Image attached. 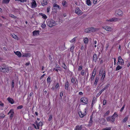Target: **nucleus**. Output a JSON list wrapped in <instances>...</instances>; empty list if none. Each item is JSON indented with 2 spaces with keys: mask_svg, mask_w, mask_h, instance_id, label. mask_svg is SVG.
Returning <instances> with one entry per match:
<instances>
[{
  "mask_svg": "<svg viewBox=\"0 0 130 130\" xmlns=\"http://www.w3.org/2000/svg\"><path fill=\"white\" fill-rule=\"evenodd\" d=\"M75 12L79 15H81L82 13V11L80 10L78 8L76 9L75 10Z\"/></svg>",
  "mask_w": 130,
  "mask_h": 130,
  "instance_id": "nucleus-10",
  "label": "nucleus"
},
{
  "mask_svg": "<svg viewBox=\"0 0 130 130\" xmlns=\"http://www.w3.org/2000/svg\"><path fill=\"white\" fill-rule=\"evenodd\" d=\"M14 87V82L13 80H12V87L13 88Z\"/></svg>",
  "mask_w": 130,
  "mask_h": 130,
  "instance_id": "nucleus-46",
  "label": "nucleus"
},
{
  "mask_svg": "<svg viewBox=\"0 0 130 130\" xmlns=\"http://www.w3.org/2000/svg\"><path fill=\"white\" fill-rule=\"evenodd\" d=\"M82 65H80L79 66L78 68V71H80L82 70Z\"/></svg>",
  "mask_w": 130,
  "mask_h": 130,
  "instance_id": "nucleus-38",
  "label": "nucleus"
},
{
  "mask_svg": "<svg viewBox=\"0 0 130 130\" xmlns=\"http://www.w3.org/2000/svg\"><path fill=\"white\" fill-rule=\"evenodd\" d=\"M123 12L120 9H118L115 12V15L116 16H121L123 14Z\"/></svg>",
  "mask_w": 130,
  "mask_h": 130,
  "instance_id": "nucleus-4",
  "label": "nucleus"
},
{
  "mask_svg": "<svg viewBox=\"0 0 130 130\" xmlns=\"http://www.w3.org/2000/svg\"><path fill=\"white\" fill-rule=\"evenodd\" d=\"M80 101L81 102L84 103L85 104H87L88 102V100L87 98L83 97L81 99Z\"/></svg>",
  "mask_w": 130,
  "mask_h": 130,
  "instance_id": "nucleus-5",
  "label": "nucleus"
},
{
  "mask_svg": "<svg viewBox=\"0 0 130 130\" xmlns=\"http://www.w3.org/2000/svg\"><path fill=\"white\" fill-rule=\"evenodd\" d=\"M11 36L12 37L16 40H18V38L17 36L14 34L11 35Z\"/></svg>",
  "mask_w": 130,
  "mask_h": 130,
  "instance_id": "nucleus-28",
  "label": "nucleus"
},
{
  "mask_svg": "<svg viewBox=\"0 0 130 130\" xmlns=\"http://www.w3.org/2000/svg\"><path fill=\"white\" fill-rule=\"evenodd\" d=\"M52 21H53L52 19L47 20L46 21V23L47 25L50 27V25L52 24V22H53Z\"/></svg>",
  "mask_w": 130,
  "mask_h": 130,
  "instance_id": "nucleus-12",
  "label": "nucleus"
},
{
  "mask_svg": "<svg viewBox=\"0 0 130 130\" xmlns=\"http://www.w3.org/2000/svg\"><path fill=\"white\" fill-rule=\"evenodd\" d=\"M53 7H56L58 8L59 9H60L59 6L56 4H54L53 5Z\"/></svg>",
  "mask_w": 130,
  "mask_h": 130,
  "instance_id": "nucleus-35",
  "label": "nucleus"
},
{
  "mask_svg": "<svg viewBox=\"0 0 130 130\" xmlns=\"http://www.w3.org/2000/svg\"><path fill=\"white\" fill-rule=\"evenodd\" d=\"M90 32H95L99 30V29L98 28H95L93 27H91L89 28Z\"/></svg>",
  "mask_w": 130,
  "mask_h": 130,
  "instance_id": "nucleus-7",
  "label": "nucleus"
},
{
  "mask_svg": "<svg viewBox=\"0 0 130 130\" xmlns=\"http://www.w3.org/2000/svg\"><path fill=\"white\" fill-rule=\"evenodd\" d=\"M117 20V19L116 18H112L111 19H110L109 20H107L108 21H110V22H112V21H116Z\"/></svg>",
  "mask_w": 130,
  "mask_h": 130,
  "instance_id": "nucleus-29",
  "label": "nucleus"
},
{
  "mask_svg": "<svg viewBox=\"0 0 130 130\" xmlns=\"http://www.w3.org/2000/svg\"><path fill=\"white\" fill-rule=\"evenodd\" d=\"M52 115H50L49 118H48V120L49 121H50L52 119Z\"/></svg>",
  "mask_w": 130,
  "mask_h": 130,
  "instance_id": "nucleus-49",
  "label": "nucleus"
},
{
  "mask_svg": "<svg viewBox=\"0 0 130 130\" xmlns=\"http://www.w3.org/2000/svg\"><path fill=\"white\" fill-rule=\"evenodd\" d=\"M26 0H20V2H22L23 3L24 2H26Z\"/></svg>",
  "mask_w": 130,
  "mask_h": 130,
  "instance_id": "nucleus-59",
  "label": "nucleus"
},
{
  "mask_svg": "<svg viewBox=\"0 0 130 130\" xmlns=\"http://www.w3.org/2000/svg\"><path fill=\"white\" fill-rule=\"evenodd\" d=\"M81 74L82 76H84L85 75V70H82L81 72Z\"/></svg>",
  "mask_w": 130,
  "mask_h": 130,
  "instance_id": "nucleus-39",
  "label": "nucleus"
},
{
  "mask_svg": "<svg viewBox=\"0 0 130 130\" xmlns=\"http://www.w3.org/2000/svg\"><path fill=\"white\" fill-rule=\"evenodd\" d=\"M122 68V67L120 66L119 65H118L116 68V70L118 71L121 69Z\"/></svg>",
  "mask_w": 130,
  "mask_h": 130,
  "instance_id": "nucleus-34",
  "label": "nucleus"
},
{
  "mask_svg": "<svg viewBox=\"0 0 130 130\" xmlns=\"http://www.w3.org/2000/svg\"><path fill=\"white\" fill-rule=\"evenodd\" d=\"M7 100L11 104H13L14 103V101L12 98L9 97L7 98Z\"/></svg>",
  "mask_w": 130,
  "mask_h": 130,
  "instance_id": "nucleus-13",
  "label": "nucleus"
},
{
  "mask_svg": "<svg viewBox=\"0 0 130 130\" xmlns=\"http://www.w3.org/2000/svg\"><path fill=\"white\" fill-rule=\"evenodd\" d=\"M102 27L103 28L107 31H111L112 30V29L111 28L108 26H103Z\"/></svg>",
  "mask_w": 130,
  "mask_h": 130,
  "instance_id": "nucleus-9",
  "label": "nucleus"
},
{
  "mask_svg": "<svg viewBox=\"0 0 130 130\" xmlns=\"http://www.w3.org/2000/svg\"><path fill=\"white\" fill-rule=\"evenodd\" d=\"M50 10V8L49 7H47V12H49V11Z\"/></svg>",
  "mask_w": 130,
  "mask_h": 130,
  "instance_id": "nucleus-58",
  "label": "nucleus"
},
{
  "mask_svg": "<svg viewBox=\"0 0 130 130\" xmlns=\"http://www.w3.org/2000/svg\"><path fill=\"white\" fill-rule=\"evenodd\" d=\"M69 87V83L68 82L66 83L65 85V88L66 90H68Z\"/></svg>",
  "mask_w": 130,
  "mask_h": 130,
  "instance_id": "nucleus-19",
  "label": "nucleus"
},
{
  "mask_svg": "<svg viewBox=\"0 0 130 130\" xmlns=\"http://www.w3.org/2000/svg\"><path fill=\"white\" fill-rule=\"evenodd\" d=\"M35 124L37 125L38 129H39L40 126H41L42 125V123L41 122H40L38 123L37 121H36L35 122Z\"/></svg>",
  "mask_w": 130,
  "mask_h": 130,
  "instance_id": "nucleus-11",
  "label": "nucleus"
},
{
  "mask_svg": "<svg viewBox=\"0 0 130 130\" xmlns=\"http://www.w3.org/2000/svg\"><path fill=\"white\" fill-rule=\"evenodd\" d=\"M84 31L85 32L88 33L90 32L89 28L86 29H85Z\"/></svg>",
  "mask_w": 130,
  "mask_h": 130,
  "instance_id": "nucleus-36",
  "label": "nucleus"
},
{
  "mask_svg": "<svg viewBox=\"0 0 130 130\" xmlns=\"http://www.w3.org/2000/svg\"><path fill=\"white\" fill-rule=\"evenodd\" d=\"M10 67H7L4 64H2L0 66V71L3 72H8Z\"/></svg>",
  "mask_w": 130,
  "mask_h": 130,
  "instance_id": "nucleus-1",
  "label": "nucleus"
},
{
  "mask_svg": "<svg viewBox=\"0 0 130 130\" xmlns=\"http://www.w3.org/2000/svg\"><path fill=\"white\" fill-rule=\"evenodd\" d=\"M23 106L22 105H20L18 106L17 107L18 109H21L22 108Z\"/></svg>",
  "mask_w": 130,
  "mask_h": 130,
  "instance_id": "nucleus-48",
  "label": "nucleus"
},
{
  "mask_svg": "<svg viewBox=\"0 0 130 130\" xmlns=\"http://www.w3.org/2000/svg\"><path fill=\"white\" fill-rule=\"evenodd\" d=\"M14 113L12 109L10 110L8 113V114L10 115V117L11 119H12L13 117Z\"/></svg>",
  "mask_w": 130,
  "mask_h": 130,
  "instance_id": "nucleus-8",
  "label": "nucleus"
},
{
  "mask_svg": "<svg viewBox=\"0 0 130 130\" xmlns=\"http://www.w3.org/2000/svg\"><path fill=\"white\" fill-rule=\"evenodd\" d=\"M41 4L42 6H44L47 4V2L46 1L45 2L44 1H43V2H42L41 3Z\"/></svg>",
  "mask_w": 130,
  "mask_h": 130,
  "instance_id": "nucleus-33",
  "label": "nucleus"
},
{
  "mask_svg": "<svg viewBox=\"0 0 130 130\" xmlns=\"http://www.w3.org/2000/svg\"><path fill=\"white\" fill-rule=\"evenodd\" d=\"M97 43V41L96 40H95L94 41V46L95 47H96V44Z\"/></svg>",
  "mask_w": 130,
  "mask_h": 130,
  "instance_id": "nucleus-51",
  "label": "nucleus"
},
{
  "mask_svg": "<svg viewBox=\"0 0 130 130\" xmlns=\"http://www.w3.org/2000/svg\"><path fill=\"white\" fill-rule=\"evenodd\" d=\"M76 38V37H75L72 40L70 41V42L71 43L75 42Z\"/></svg>",
  "mask_w": 130,
  "mask_h": 130,
  "instance_id": "nucleus-30",
  "label": "nucleus"
},
{
  "mask_svg": "<svg viewBox=\"0 0 130 130\" xmlns=\"http://www.w3.org/2000/svg\"><path fill=\"white\" fill-rule=\"evenodd\" d=\"M114 65H115L116 64V59L115 58H114Z\"/></svg>",
  "mask_w": 130,
  "mask_h": 130,
  "instance_id": "nucleus-57",
  "label": "nucleus"
},
{
  "mask_svg": "<svg viewBox=\"0 0 130 130\" xmlns=\"http://www.w3.org/2000/svg\"><path fill=\"white\" fill-rule=\"evenodd\" d=\"M86 4L88 6H91V2L90 0H86Z\"/></svg>",
  "mask_w": 130,
  "mask_h": 130,
  "instance_id": "nucleus-24",
  "label": "nucleus"
},
{
  "mask_svg": "<svg viewBox=\"0 0 130 130\" xmlns=\"http://www.w3.org/2000/svg\"><path fill=\"white\" fill-rule=\"evenodd\" d=\"M95 97H93L92 102V105H91V106L92 107H93V105L95 103Z\"/></svg>",
  "mask_w": 130,
  "mask_h": 130,
  "instance_id": "nucleus-23",
  "label": "nucleus"
},
{
  "mask_svg": "<svg viewBox=\"0 0 130 130\" xmlns=\"http://www.w3.org/2000/svg\"><path fill=\"white\" fill-rule=\"evenodd\" d=\"M106 103V101L105 100H104L103 101V105H105Z\"/></svg>",
  "mask_w": 130,
  "mask_h": 130,
  "instance_id": "nucleus-60",
  "label": "nucleus"
},
{
  "mask_svg": "<svg viewBox=\"0 0 130 130\" xmlns=\"http://www.w3.org/2000/svg\"><path fill=\"white\" fill-rule=\"evenodd\" d=\"M95 74H94V75H92L91 77L90 78V79L91 80H93V79L94 78V77H95Z\"/></svg>",
  "mask_w": 130,
  "mask_h": 130,
  "instance_id": "nucleus-41",
  "label": "nucleus"
},
{
  "mask_svg": "<svg viewBox=\"0 0 130 130\" xmlns=\"http://www.w3.org/2000/svg\"><path fill=\"white\" fill-rule=\"evenodd\" d=\"M39 30H35L33 32V35L34 36H36L38 35H39Z\"/></svg>",
  "mask_w": 130,
  "mask_h": 130,
  "instance_id": "nucleus-15",
  "label": "nucleus"
},
{
  "mask_svg": "<svg viewBox=\"0 0 130 130\" xmlns=\"http://www.w3.org/2000/svg\"><path fill=\"white\" fill-rule=\"evenodd\" d=\"M52 22H52V24L50 25V27H52V26H54L56 25H57L58 23V22L57 21H52Z\"/></svg>",
  "mask_w": 130,
  "mask_h": 130,
  "instance_id": "nucleus-14",
  "label": "nucleus"
},
{
  "mask_svg": "<svg viewBox=\"0 0 130 130\" xmlns=\"http://www.w3.org/2000/svg\"><path fill=\"white\" fill-rule=\"evenodd\" d=\"M0 105L2 107L4 106V104L1 101H0Z\"/></svg>",
  "mask_w": 130,
  "mask_h": 130,
  "instance_id": "nucleus-56",
  "label": "nucleus"
},
{
  "mask_svg": "<svg viewBox=\"0 0 130 130\" xmlns=\"http://www.w3.org/2000/svg\"><path fill=\"white\" fill-rule=\"evenodd\" d=\"M130 62H128V63L127 64V67H129V66H130Z\"/></svg>",
  "mask_w": 130,
  "mask_h": 130,
  "instance_id": "nucleus-64",
  "label": "nucleus"
},
{
  "mask_svg": "<svg viewBox=\"0 0 130 130\" xmlns=\"http://www.w3.org/2000/svg\"><path fill=\"white\" fill-rule=\"evenodd\" d=\"M86 109L84 110V112H82L81 111H79V116L81 118L84 117L86 114Z\"/></svg>",
  "mask_w": 130,
  "mask_h": 130,
  "instance_id": "nucleus-6",
  "label": "nucleus"
},
{
  "mask_svg": "<svg viewBox=\"0 0 130 130\" xmlns=\"http://www.w3.org/2000/svg\"><path fill=\"white\" fill-rule=\"evenodd\" d=\"M118 61L117 63V65L119 64L121 65H123L124 64V60L122 59L121 56H119L118 57Z\"/></svg>",
  "mask_w": 130,
  "mask_h": 130,
  "instance_id": "nucleus-2",
  "label": "nucleus"
},
{
  "mask_svg": "<svg viewBox=\"0 0 130 130\" xmlns=\"http://www.w3.org/2000/svg\"><path fill=\"white\" fill-rule=\"evenodd\" d=\"M105 71H104L103 73V74L102 76L101 80H103L105 77Z\"/></svg>",
  "mask_w": 130,
  "mask_h": 130,
  "instance_id": "nucleus-26",
  "label": "nucleus"
},
{
  "mask_svg": "<svg viewBox=\"0 0 130 130\" xmlns=\"http://www.w3.org/2000/svg\"><path fill=\"white\" fill-rule=\"evenodd\" d=\"M51 80V78L50 77H48L47 79V82L48 83L50 82Z\"/></svg>",
  "mask_w": 130,
  "mask_h": 130,
  "instance_id": "nucleus-52",
  "label": "nucleus"
},
{
  "mask_svg": "<svg viewBox=\"0 0 130 130\" xmlns=\"http://www.w3.org/2000/svg\"><path fill=\"white\" fill-rule=\"evenodd\" d=\"M97 0H93V2L94 4H96L97 2Z\"/></svg>",
  "mask_w": 130,
  "mask_h": 130,
  "instance_id": "nucleus-55",
  "label": "nucleus"
},
{
  "mask_svg": "<svg viewBox=\"0 0 130 130\" xmlns=\"http://www.w3.org/2000/svg\"><path fill=\"white\" fill-rule=\"evenodd\" d=\"M82 128V126L77 125L75 128L74 130H81Z\"/></svg>",
  "mask_w": 130,
  "mask_h": 130,
  "instance_id": "nucleus-18",
  "label": "nucleus"
},
{
  "mask_svg": "<svg viewBox=\"0 0 130 130\" xmlns=\"http://www.w3.org/2000/svg\"><path fill=\"white\" fill-rule=\"evenodd\" d=\"M14 53L16 55L19 57H20L21 56V54L20 52L17 51V52H14Z\"/></svg>",
  "mask_w": 130,
  "mask_h": 130,
  "instance_id": "nucleus-17",
  "label": "nucleus"
},
{
  "mask_svg": "<svg viewBox=\"0 0 130 130\" xmlns=\"http://www.w3.org/2000/svg\"><path fill=\"white\" fill-rule=\"evenodd\" d=\"M37 6V4L36 1L35 0L32 1V8H35Z\"/></svg>",
  "mask_w": 130,
  "mask_h": 130,
  "instance_id": "nucleus-16",
  "label": "nucleus"
},
{
  "mask_svg": "<svg viewBox=\"0 0 130 130\" xmlns=\"http://www.w3.org/2000/svg\"><path fill=\"white\" fill-rule=\"evenodd\" d=\"M125 107V105H124L121 108L120 111L121 112H122L123 110L124 109Z\"/></svg>",
  "mask_w": 130,
  "mask_h": 130,
  "instance_id": "nucleus-53",
  "label": "nucleus"
},
{
  "mask_svg": "<svg viewBox=\"0 0 130 130\" xmlns=\"http://www.w3.org/2000/svg\"><path fill=\"white\" fill-rule=\"evenodd\" d=\"M110 116L107 117L106 118V120L107 121L110 122Z\"/></svg>",
  "mask_w": 130,
  "mask_h": 130,
  "instance_id": "nucleus-47",
  "label": "nucleus"
},
{
  "mask_svg": "<svg viewBox=\"0 0 130 130\" xmlns=\"http://www.w3.org/2000/svg\"><path fill=\"white\" fill-rule=\"evenodd\" d=\"M22 57H29L30 56V54L29 53L25 54L22 55Z\"/></svg>",
  "mask_w": 130,
  "mask_h": 130,
  "instance_id": "nucleus-25",
  "label": "nucleus"
},
{
  "mask_svg": "<svg viewBox=\"0 0 130 130\" xmlns=\"http://www.w3.org/2000/svg\"><path fill=\"white\" fill-rule=\"evenodd\" d=\"M59 83H57L55 86V89H57L59 87Z\"/></svg>",
  "mask_w": 130,
  "mask_h": 130,
  "instance_id": "nucleus-42",
  "label": "nucleus"
},
{
  "mask_svg": "<svg viewBox=\"0 0 130 130\" xmlns=\"http://www.w3.org/2000/svg\"><path fill=\"white\" fill-rule=\"evenodd\" d=\"M128 118V116H126L124 119L123 120L122 122L123 123H124L127 120Z\"/></svg>",
  "mask_w": 130,
  "mask_h": 130,
  "instance_id": "nucleus-22",
  "label": "nucleus"
},
{
  "mask_svg": "<svg viewBox=\"0 0 130 130\" xmlns=\"http://www.w3.org/2000/svg\"><path fill=\"white\" fill-rule=\"evenodd\" d=\"M33 125L34 127L36 129H37V127H36V125L34 124H33Z\"/></svg>",
  "mask_w": 130,
  "mask_h": 130,
  "instance_id": "nucleus-62",
  "label": "nucleus"
},
{
  "mask_svg": "<svg viewBox=\"0 0 130 130\" xmlns=\"http://www.w3.org/2000/svg\"><path fill=\"white\" fill-rule=\"evenodd\" d=\"M67 4V2L65 1H63L62 2V4L63 6L66 7V4Z\"/></svg>",
  "mask_w": 130,
  "mask_h": 130,
  "instance_id": "nucleus-32",
  "label": "nucleus"
},
{
  "mask_svg": "<svg viewBox=\"0 0 130 130\" xmlns=\"http://www.w3.org/2000/svg\"><path fill=\"white\" fill-rule=\"evenodd\" d=\"M10 1V0H3L2 3L3 4H8Z\"/></svg>",
  "mask_w": 130,
  "mask_h": 130,
  "instance_id": "nucleus-27",
  "label": "nucleus"
},
{
  "mask_svg": "<svg viewBox=\"0 0 130 130\" xmlns=\"http://www.w3.org/2000/svg\"><path fill=\"white\" fill-rule=\"evenodd\" d=\"M97 55L95 54H94L93 55V60L95 62L97 60Z\"/></svg>",
  "mask_w": 130,
  "mask_h": 130,
  "instance_id": "nucleus-21",
  "label": "nucleus"
},
{
  "mask_svg": "<svg viewBox=\"0 0 130 130\" xmlns=\"http://www.w3.org/2000/svg\"><path fill=\"white\" fill-rule=\"evenodd\" d=\"M56 69H58V68H59V67L58 65H57L56 66Z\"/></svg>",
  "mask_w": 130,
  "mask_h": 130,
  "instance_id": "nucleus-63",
  "label": "nucleus"
},
{
  "mask_svg": "<svg viewBox=\"0 0 130 130\" xmlns=\"http://www.w3.org/2000/svg\"><path fill=\"white\" fill-rule=\"evenodd\" d=\"M111 128L110 127H106L102 129V130H111Z\"/></svg>",
  "mask_w": 130,
  "mask_h": 130,
  "instance_id": "nucleus-43",
  "label": "nucleus"
},
{
  "mask_svg": "<svg viewBox=\"0 0 130 130\" xmlns=\"http://www.w3.org/2000/svg\"><path fill=\"white\" fill-rule=\"evenodd\" d=\"M109 111H107L106 112V113H105L104 115L105 116H107V115H108V114L109 113Z\"/></svg>",
  "mask_w": 130,
  "mask_h": 130,
  "instance_id": "nucleus-54",
  "label": "nucleus"
},
{
  "mask_svg": "<svg viewBox=\"0 0 130 130\" xmlns=\"http://www.w3.org/2000/svg\"><path fill=\"white\" fill-rule=\"evenodd\" d=\"M39 15H41L42 16H46V15L44 14L41 13H39Z\"/></svg>",
  "mask_w": 130,
  "mask_h": 130,
  "instance_id": "nucleus-50",
  "label": "nucleus"
},
{
  "mask_svg": "<svg viewBox=\"0 0 130 130\" xmlns=\"http://www.w3.org/2000/svg\"><path fill=\"white\" fill-rule=\"evenodd\" d=\"M5 117V115L3 113H1L0 114V118H3Z\"/></svg>",
  "mask_w": 130,
  "mask_h": 130,
  "instance_id": "nucleus-37",
  "label": "nucleus"
},
{
  "mask_svg": "<svg viewBox=\"0 0 130 130\" xmlns=\"http://www.w3.org/2000/svg\"><path fill=\"white\" fill-rule=\"evenodd\" d=\"M46 26V25L44 23L42 24L41 27L42 28H45Z\"/></svg>",
  "mask_w": 130,
  "mask_h": 130,
  "instance_id": "nucleus-45",
  "label": "nucleus"
},
{
  "mask_svg": "<svg viewBox=\"0 0 130 130\" xmlns=\"http://www.w3.org/2000/svg\"><path fill=\"white\" fill-rule=\"evenodd\" d=\"M108 86L107 85L106 87H105L104 88H103L102 89L100 92L99 93V94L100 95L102 92H103L108 87Z\"/></svg>",
  "mask_w": 130,
  "mask_h": 130,
  "instance_id": "nucleus-31",
  "label": "nucleus"
},
{
  "mask_svg": "<svg viewBox=\"0 0 130 130\" xmlns=\"http://www.w3.org/2000/svg\"><path fill=\"white\" fill-rule=\"evenodd\" d=\"M75 81V79L74 78H72L71 79V82L72 83L74 82Z\"/></svg>",
  "mask_w": 130,
  "mask_h": 130,
  "instance_id": "nucleus-61",
  "label": "nucleus"
},
{
  "mask_svg": "<svg viewBox=\"0 0 130 130\" xmlns=\"http://www.w3.org/2000/svg\"><path fill=\"white\" fill-rule=\"evenodd\" d=\"M74 45H73L72 47H71L70 49V51L72 52H73V51L74 48Z\"/></svg>",
  "mask_w": 130,
  "mask_h": 130,
  "instance_id": "nucleus-44",
  "label": "nucleus"
},
{
  "mask_svg": "<svg viewBox=\"0 0 130 130\" xmlns=\"http://www.w3.org/2000/svg\"><path fill=\"white\" fill-rule=\"evenodd\" d=\"M118 116L117 113L115 112L113 115L111 117H110V122H113L115 120L116 118Z\"/></svg>",
  "mask_w": 130,
  "mask_h": 130,
  "instance_id": "nucleus-3",
  "label": "nucleus"
},
{
  "mask_svg": "<svg viewBox=\"0 0 130 130\" xmlns=\"http://www.w3.org/2000/svg\"><path fill=\"white\" fill-rule=\"evenodd\" d=\"M83 41L84 43L85 44H87L88 43V40L87 38H83Z\"/></svg>",
  "mask_w": 130,
  "mask_h": 130,
  "instance_id": "nucleus-20",
  "label": "nucleus"
},
{
  "mask_svg": "<svg viewBox=\"0 0 130 130\" xmlns=\"http://www.w3.org/2000/svg\"><path fill=\"white\" fill-rule=\"evenodd\" d=\"M98 79H99L98 77H96V79H95V81L94 82V84H95V85H96L97 84V83L98 81Z\"/></svg>",
  "mask_w": 130,
  "mask_h": 130,
  "instance_id": "nucleus-40",
  "label": "nucleus"
}]
</instances>
